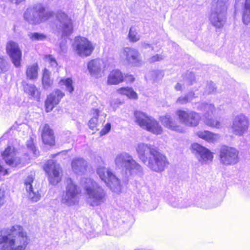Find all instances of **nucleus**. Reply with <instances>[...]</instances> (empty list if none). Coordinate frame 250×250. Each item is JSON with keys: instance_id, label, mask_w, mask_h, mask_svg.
I'll return each instance as SVG.
<instances>
[{"instance_id": "4", "label": "nucleus", "mask_w": 250, "mask_h": 250, "mask_svg": "<svg viewBox=\"0 0 250 250\" xmlns=\"http://www.w3.org/2000/svg\"><path fill=\"white\" fill-rule=\"evenodd\" d=\"M114 162L116 167L125 170L127 176H141L143 174L142 167L127 153L118 154Z\"/></svg>"}, {"instance_id": "38", "label": "nucleus", "mask_w": 250, "mask_h": 250, "mask_svg": "<svg viewBox=\"0 0 250 250\" xmlns=\"http://www.w3.org/2000/svg\"><path fill=\"white\" fill-rule=\"evenodd\" d=\"M28 37L32 41H42L45 40L46 36L42 33L34 32L28 34Z\"/></svg>"}, {"instance_id": "31", "label": "nucleus", "mask_w": 250, "mask_h": 250, "mask_svg": "<svg viewBox=\"0 0 250 250\" xmlns=\"http://www.w3.org/2000/svg\"><path fill=\"white\" fill-rule=\"evenodd\" d=\"M38 65L37 63L28 65L26 71L27 78L30 80L36 79L38 75Z\"/></svg>"}, {"instance_id": "29", "label": "nucleus", "mask_w": 250, "mask_h": 250, "mask_svg": "<svg viewBox=\"0 0 250 250\" xmlns=\"http://www.w3.org/2000/svg\"><path fill=\"white\" fill-rule=\"evenodd\" d=\"M194 204L196 206L204 209H209L214 207L209 203V199L207 196L201 195L195 199Z\"/></svg>"}, {"instance_id": "49", "label": "nucleus", "mask_w": 250, "mask_h": 250, "mask_svg": "<svg viewBox=\"0 0 250 250\" xmlns=\"http://www.w3.org/2000/svg\"><path fill=\"white\" fill-rule=\"evenodd\" d=\"M162 56L160 55H156L150 59V62H155L162 60Z\"/></svg>"}, {"instance_id": "58", "label": "nucleus", "mask_w": 250, "mask_h": 250, "mask_svg": "<svg viewBox=\"0 0 250 250\" xmlns=\"http://www.w3.org/2000/svg\"><path fill=\"white\" fill-rule=\"evenodd\" d=\"M239 1H240V0H236V3H237L238 2H239Z\"/></svg>"}, {"instance_id": "46", "label": "nucleus", "mask_w": 250, "mask_h": 250, "mask_svg": "<svg viewBox=\"0 0 250 250\" xmlns=\"http://www.w3.org/2000/svg\"><path fill=\"white\" fill-rule=\"evenodd\" d=\"M189 102L188 98L186 95L185 96H180L176 100V103L180 104H185Z\"/></svg>"}, {"instance_id": "12", "label": "nucleus", "mask_w": 250, "mask_h": 250, "mask_svg": "<svg viewBox=\"0 0 250 250\" xmlns=\"http://www.w3.org/2000/svg\"><path fill=\"white\" fill-rule=\"evenodd\" d=\"M56 18L57 20V28L62 33L63 37L69 36L73 31L71 19L64 12H58Z\"/></svg>"}, {"instance_id": "45", "label": "nucleus", "mask_w": 250, "mask_h": 250, "mask_svg": "<svg viewBox=\"0 0 250 250\" xmlns=\"http://www.w3.org/2000/svg\"><path fill=\"white\" fill-rule=\"evenodd\" d=\"M151 75L154 76L153 79L154 80H157L161 79L163 77V72L159 70L153 71L151 72Z\"/></svg>"}, {"instance_id": "8", "label": "nucleus", "mask_w": 250, "mask_h": 250, "mask_svg": "<svg viewBox=\"0 0 250 250\" xmlns=\"http://www.w3.org/2000/svg\"><path fill=\"white\" fill-rule=\"evenodd\" d=\"M81 193L80 188L70 178L66 180L65 190L63 191L61 202L67 206L71 207L77 204L79 201V195Z\"/></svg>"}, {"instance_id": "3", "label": "nucleus", "mask_w": 250, "mask_h": 250, "mask_svg": "<svg viewBox=\"0 0 250 250\" xmlns=\"http://www.w3.org/2000/svg\"><path fill=\"white\" fill-rule=\"evenodd\" d=\"M87 204L92 207L101 206L106 201L104 189L91 178L85 179L83 187Z\"/></svg>"}, {"instance_id": "15", "label": "nucleus", "mask_w": 250, "mask_h": 250, "mask_svg": "<svg viewBox=\"0 0 250 250\" xmlns=\"http://www.w3.org/2000/svg\"><path fill=\"white\" fill-rule=\"evenodd\" d=\"M198 109L205 112L204 114L205 117L204 122L207 125L217 128L221 127V125L219 121L210 118L211 115L213 114L214 111L213 105L206 103H201L198 105Z\"/></svg>"}, {"instance_id": "51", "label": "nucleus", "mask_w": 250, "mask_h": 250, "mask_svg": "<svg viewBox=\"0 0 250 250\" xmlns=\"http://www.w3.org/2000/svg\"><path fill=\"white\" fill-rule=\"evenodd\" d=\"M186 96L187 98H188L189 102L192 101L193 99L195 97V93L192 91L188 92Z\"/></svg>"}, {"instance_id": "25", "label": "nucleus", "mask_w": 250, "mask_h": 250, "mask_svg": "<svg viewBox=\"0 0 250 250\" xmlns=\"http://www.w3.org/2000/svg\"><path fill=\"white\" fill-rule=\"evenodd\" d=\"M42 142L45 144L50 146L54 145L55 144V138L53 130L50 129L47 124H45L42 129Z\"/></svg>"}, {"instance_id": "16", "label": "nucleus", "mask_w": 250, "mask_h": 250, "mask_svg": "<svg viewBox=\"0 0 250 250\" xmlns=\"http://www.w3.org/2000/svg\"><path fill=\"white\" fill-rule=\"evenodd\" d=\"M248 127L249 121L247 118L240 114L233 119L231 128L235 135L242 136L247 131Z\"/></svg>"}, {"instance_id": "26", "label": "nucleus", "mask_w": 250, "mask_h": 250, "mask_svg": "<svg viewBox=\"0 0 250 250\" xmlns=\"http://www.w3.org/2000/svg\"><path fill=\"white\" fill-rule=\"evenodd\" d=\"M71 166L75 173L83 174L86 170L87 162L83 158H77L72 160Z\"/></svg>"}, {"instance_id": "48", "label": "nucleus", "mask_w": 250, "mask_h": 250, "mask_svg": "<svg viewBox=\"0 0 250 250\" xmlns=\"http://www.w3.org/2000/svg\"><path fill=\"white\" fill-rule=\"evenodd\" d=\"M180 203H182V204L187 205V206L183 207L182 208H186L190 207L192 205L191 201L188 199H183L180 198Z\"/></svg>"}, {"instance_id": "17", "label": "nucleus", "mask_w": 250, "mask_h": 250, "mask_svg": "<svg viewBox=\"0 0 250 250\" xmlns=\"http://www.w3.org/2000/svg\"><path fill=\"white\" fill-rule=\"evenodd\" d=\"M6 52L16 67L21 66L22 53L17 43L9 41L6 45Z\"/></svg>"}, {"instance_id": "41", "label": "nucleus", "mask_w": 250, "mask_h": 250, "mask_svg": "<svg viewBox=\"0 0 250 250\" xmlns=\"http://www.w3.org/2000/svg\"><path fill=\"white\" fill-rule=\"evenodd\" d=\"M26 146L28 149L31 151V152H32L35 157L38 155L39 152L36 150V147L31 138L27 141Z\"/></svg>"}, {"instance_id": "52", "label": "nucleus", "mask_w": 250, "mask_h": 250, "mask_svg": "<svg viewBox=\"0 0 250 250\" xmlns=\"http://www.w3.org/2000/svg\"><path fill=\"white\" fill-rule=\"evenodd\" d=\"M8 174L7 169L4 168L1 165H0V176L5 175Z\"/></svg>"}, {"instance_id": "42", "label": "nucleus", "mask_w": 250, "mask_h": 250, "mask_svg": "<svg viewBox=\"0 0 250 250\" xmlns=\"http://www.w3.org/2000/svg\"><path fill=\"white\" fill-rule=\"evenodd\" d=\"M216 87H215V84L212 82H207L205 94H209L214 93Z\"/></svg>"}, {"instance_id": "23", "label": "nucleus", "mask_w": 250, "mask_h": 250, "mask_svg": "<svg viewBox=\"0 0 250 250\" xmlns=\"http://www.w3.org/2000/svg\"><path fill=\"white\" fill-rule=\"evenodd\" d=\"M34 177L32 175L28 176L25 180L24 185L25 186L27 192L29 194V198L32 201L36 202L40 199V195L38 191H35L33 189L32 183L34 181Z\"/></svg>"}, {"instance_id": "50", "label": "nucleus", "mask_w": 250, "mask_h": 250, "mask_svg": "<svg viewBox=\"0 0 250 250\" xmlns=\"http://www.w3.org/2000/svg\"><path fill=\"white\" fill-rule=\"evenodd\" d=\"M4 191L0 192V207L3 205L5 202Z\"/></svg>"}, {"instance_id": "37", "label": "nucleus", "mask_w": 250, "mask_h": 250, "mask_svg": "<svg viewBox=\"0 0 250 250\" xmlns=\"http://www.w3.org/2000/svg\"><path fill=\"white\" fill-rule=\"evenodd\" d=\"M72 83V80L70 78L62 79L59 81V84L61 86L65 85L66 90L69 92L70 93H72L74 91V87Z\"/></svg>"}, {"instance_id": "30", "label": "nucleus", "mask_w": 250, "mask_h": 250, "mask_svg": "<svg viewBox=\"0 0 250 250\" xmlns=\"http://www.w3.org/2000/svg\"><path fill=\"white\" fill-rule=\"evenodd\" d=\"M24 92L34 98H38L40 93L36 86L33 84H29L25 82H22Z\"/></svg>"}, {"instance_id": "7", "label": "nucleus", "mask_w": 250, "mask_h": 250, "mask_svg": "<svg viewBox=\"0 0 250 250\" xmlns=\"http://www.w3.org/2000/svg\"><path fill=\"white\" fill-rule=\"evenodd\" d=\"M134 116L136 122L141 127L154 134L159 135L162 133V127L154 118L140 111H136Z\"/></svg>"}, {"instance_id": "5", "label": "nucleus", "mask_w": 250, "mask_h": 250, "mask_svg": "<svg viewBox=\"0 0 250 250\" xmlns=\"http://www.w3.org/2000/svg\"><path fill=\"white\" fill-rule=\"evenodd\" d=\"M53 15L51 11H46L41 5L28 8L24 13V18L30 24H38L47 21Z\"/></svg>"}, {"instance_id": "20", "label": "nucleus", "mask_w": 250, "mask_h": 250, "mask_svg": "<svg viewBox=\"0 0 250 250\" xmlns=\"http://www.w3.org/2000/svg\"><path fill=\"white\" fill-rule=\"evenodd\" d=\"M191 146L193 150L198 154L199 161L202 164H207L212 161L213 156L209 149L197 143L193 144Z\"/></svg>"}, {"instance_id": "14", "label": "nucleus", "mask_w": 250, "mask_h": 250, "mask_svg": "<svg viewBox=\"0 0 250 250\" xmlns=\"http://www.w3.org/2000/svg\"><path fill=\"white\" fill-rule=\"evenodd\" d=\"M176 114L181 123L190 126H197L201 119L198 113L192 111H186L179 109L176 111Z\"/></svg>"}, {"instance_id": "9", "label": "nucleus", "mask_w": 250, "mask_h": 250, "mask_svg": "<svg viewBox=\"0 0 250 250\" xmlns=\"http://www.w3.org/2000/svg\"><path fill=\"white\" fill-rule=\"evenodd\" d=\"M97 173L100 179L111 190L119 193L121 190V186L119 179L108 168L99 167Z\"/></svg>"}, {"instance_id": "33", "label": "nucleus", "mask_w": 250, "mask_h": 250, "mask_svg": "<svg viewBox=\"0 0 250 250\" xmlns=\"http://www.w3.org/2000/svg\"><path fill=\"white\" fill-rule=\"evenodd\" d=\"M91 115L92 117L88 122V125L92 130H97L98 118L99 115V111L98 109H92L91 111Z\"/></svg>"}, {"instance_id": "22", "label": "nucleus", "mask_w": 250, "mask_h": 250, "mask_svg": "<svg viewBox=\"0 0 250 250\" xmlns=\"http://www.w3.org/2000/svg\"><path fill=\"white\" fill-rule=\"evenodd\" d=\"M64 96V93L59 89L56 90L48 95L45 102L46 112L52 111Z\"/></svg>"}, {"instance_id": "6", "label": "nucleus", "mask_w": 250, "mask_h": 250, "mask_svg": "<svg viewBox=\"0 0 250 250\" xmlns=\"http://www.w3.org/2000/svg\"><path fill=\"white\" fill-rule=\"evenodd\" d=\"M228 0H217L215 3L213 4L209 20L211 24L216 28H222L226 22L227 3Z\"/></svg>"}, {"instance_id": "39", "label": "nucleus", "mask_w": 250, "mask_h": 250, "mask_svg": "<svg viewBox=\"0 0 250 250\" xmlns=\"http://www.w3.org/2000/svg\"><path fill=\"white\" fill-rule=\"evenodd\" d=\"M128 36L129 41L131 42H136L140 39V36L138 34L136 28L133 26L130 27Z\"/></svg>"}, {"instance_id": "35", "label": "nucleus", "mask_w": 250, "mask_h": 250, "mask_svg": "<svg viewBox=\"0 0 250 250\" xmlns=\"http://www.w3.org/2000/svg\"><path fill=\"white\" fill-rule=\"evenodd\" d=\"M42 84L43 88L46 89L49 88L52 84V81L50 78V72L46 68L43 70Z\"/></svg>"}, {"instance_id": "44", "label": "nucleus", "mask_w": 250, "mask_h": 250, "mask_svg": "<svg viewBox=\"0 0 250 250\" xmlns=\"http://www.w3.org/2000/svg\"><path fill=\"white\" fill-rule=\"evenodd\" d=\"M44 59L52 67H56L57 66V62L52 55H46L45 56Z\"/></svg>"}, {"instance_id": "1", "label": "nucleus", "mask_w": 250, "mask_h": 250, "mask_svg": "<svg viewBox=\"0 0 250 250\" xmlns=\"http://www.w3.org/2000/svg\"><path fill=\"white\" fill-rule=\"evenodd\" d=\"M135 149L141 162L153 171L161 172L168 165L166 156L153 145L140 143Z\"/></svg>"}, {"instance_id": "32", "label": "nucleus", "mask_w": 250, "mask_h": 250, "mask_svg": "<svg viewBox=\"0 0 250 250\" xmlns=\"http://www.w3.org/2000/svg\"><path fill=\"white\" fill-rule=\"evenodd\" d=\"M242 20L243 23L246 25H248L250 23V0H245Z\"/></svg>"}, {"instance_id": "53", "label": "nucleus", "mask_w": 250, "mask_h": 250, "mask_svg": "<svg viewBox=\"0 0 250 250\" xmlns=\"http://www.w3.org/2000/svg\"><path fill=\"white\" fill-rule=\"evenodd\" d=\"M60 46V49L62 52H64L66 50V46L65 43H61Z\"/></svg>"}, {"instance_id": "2", "label": "nucleus", "mask_w": 250, "mask_h": 250, "mask_svg": "<svg viewBox=\"0 0 250 250\" xmlns=\"http://www.w3.org/2000/svg\"><path fill=\"white\" fill-rule=\"evenodd\" d=\"M28 243L26 233L18 225L0 234V250H24Z\"/></svg>"}, {"instance_id": "27", "label": "nucleus", "mask_w": 250, "mask_h": 250, "mask_svg": "<svg viewBox=\"0 0 250 250\" xmlns=\"http://www.w3.org/2000/svg\"><path fill=\"white\" fill-rule=\"evenodd\" d=\"M197 135L209 143H214L219 138L218 134H214L208 131H200L197 132Z\"/></svg>"}, {"instance_id": "11", "label": "nucleus", "mask_w": 250, "mask_h": 250, "mask_svg": "<svg viewBox=\"0 0 250 250\" xmlns=\"http://www.w3.org/2000/svg\"><path fill=\"white\" fill-rule=\"evenodd\" d=\"M73 46L77 54L81 57L90 56L94 49L91 42L86 38L80 36L75 38Z\"/></svg>"}, {"instance_id": "24", "label": "nucleus", "mask_w": 250, "mask_h": 250, "mask_svg": "<svg viewBox=\"0 0 250 250\" xmlns=\"http://www.w3.org/2000/svg\"><path fill=\"white\" fill-rule=\"evenodd\" d=\"M160 120L163 125L169 129L179 132H183L184 131L183 127L175 124L170 115L161 116Z\"/></svg>"}, {"instance_id": "57", "label": "nucleus", "mask_w": 250, "mask_h": 250, "mask_svg": "<svg viewBox=\"0 0 250 250\" xmlns=\"http://www.w3.org/2000/svg\"><path fill=\"white\" fill-rule=\"evenodd\" d=\"M143 46L145 48H150L151 47L150 44H149L147 43H144L143 44Z\"/></svg>"}, {"instance_id": "36", "label": "nucleus", "mask_w": 250, "mask_h": 250, "mask_svg": "<svg viewBox=\"0 0 250 250\" xmlns=\"http://www.w3.org/2000/svg\"><path fill=\"white\" fill-rule=\"evenodd\" d=\"M10 66L7 58L0 55V74H3L9 71Z\"/></svg>"}, {"instance_id": "19", "label": "nucleus", "mask_w": 250, "mask_h": 250, "mask_svg": "<svg viewBox=\"0 0 250 250\" xmlns=\"http://www.w3.org/2000/svg\"><path fill=\"white\" fill-rule=\"evenodd\" d=\"M87 70L90 75L98 78L102 77L105 68L104 61L100 59H93L89 61L87 64Z\"/></svg>"}, {"instance_id": "13", "label": "nucleus", "mask_w": 250, "mask_h": 250, "mask_svg": "<svg viewBox=\"0 0 250 250\" xmlns=\"http://www.w3.org/2000/svg\"><path fill=\"white\" fill-rule=\"evenodd\" d=\"M44 170L48 175L49 183L56 185L61 180L60 166L53 160L46 162L44 166Z\"/></svg>"}, {"instance_id": "10", "label": "nucleus", "mask_w": 250, "mask_h": 250, "mask_svg": "<svg viewBox=\"0 0 250 250\" xmlns=\"http://www.w3.org/2000/svg\"><path fill=\"white\" fill-rule=\"evenodd\" d=\"M239 151L235 148L226 146H222L219 151V161L225 166L234 165L239 161Z\"/></svg>"}, {"instance_id": "55", "label": "nucleus", "mask_w": 250, "mask_h": 250, "mask_svg": "<svg viewBox=\"0 0 250 250\" xmlns=\"http://www.w3.org/2000/svg\"><path fill=\"white\" fill-rule=\"evenodd\" d=\"M106 234L108 235H115L116 234L115 232V230L113 229L109 230L106 232Z\"/></svg>"}, {"instance_id": "43", "label": "nucleus", "mask_w": 250, "mask_h": 250, "mask_svg": "<svg viewBox=\"0 0 250 250\" xmlns=\"http://www.w3.org/2000/svg\"><path fill=\"white\" fill-rule=\"evenodd\" d=\"M184 79L188 84L191 85L195 80L194 74L191 72H188L184 77Z\"/></svg>"}, {"instance_id": "56", "label": "nucleus", "mask_w": 250, "mask_h": 250, "mask_svg": "<svg viewBox=\"0 0 250 250\" xmlns=\"http://www.w3.org/2000/svg\"><path fill=\"white\" fill-rule=\"evenodd\" d=\"M128 80L130 81L131 82H132L134 81V78L132 76H129L127 77Z\"/></svg>"}, {"instance_id": "21", "label": "nucleus", "mask_w": 250, "mask_h": 250, "mask_svg": "<svg viewBox=\"0 0 250 250\" xmlns=\"http://www.w3.org/2000/svg\"><path fill=\"white\" fill-rule=\"evenodd\" d=\"M2 156L6 164L9 166L16 167L21 163V160L18 156L14 147L8 146L2 153Z\"/></svg>"}, {"instance_id": "40", "label": "nucleus", "mask_w": 250, "mask_h": 250, "mask_svg": "<svg viewBox=\"0 0 250 250\" xmlns=\"http://www.w3.org/2000/svg\"><path fill=\"white\" fill-rule=\"evenodd\" d=\"M168 203L171 206L175 208H182L187 206V204H182L180 203V199L173 196L169 198Z\"/></svg>"}, {"instance_id": "47", "label": "nucleus", "mask_w": 250, "mask_h": 250, "mask_svg": "<svg viewBox=\"0 0 250 250\" xmlns=\"http://www.w3.org/2000/svg\"><path fill=\"white\" fill-rule=\"evenodd\" d=\"M111 129V125L110 123H107L105 125V126L102 129L100 132L101 136L105 135L107 134Z\"/></svg>"}, {"instance_id": "28", "label": "nucleus", "mask_w": 250, "mask_h": 250, "mask_svg": "<svg viewBox=\"0 0 250 250\" xmlns=\"http://www.w3.org/2000/svg\"><path fill=\"white\" fill-rule=\"evenodd\" d=\"M124 80L123 75L122 72L117 69L111 72L108 77V83L111 84H118Z\"/></svg>"}, {"instance_id": "34", "label": "nucleus", "mask_w": 250, "mask_h": 250, "mask_svg": "<svg viewBox=\"0 0 250 250\" xmlns=\"http://www.w3.org/2000/svg\"><path fill=\"white\" fill-rule=\"evenodd\" d=\"M117 92L120 94L125 95L130 99H136L137 98L136 93L131 88L122 87L118 89Z\"/></svg>"}, {"instance_id": "54", "label": "nucleus", "mask_w": 250, "mask_h": 250, "mask_svg": "<svg viewBox=\"0 0 250 250\" xmlns=\"http://www.w3.org/2000/svg\"><path fill=\"white\" fill-rule=\"evenodd\" d=\"M182 84H181L179 83H176V84L175 86V89L177 91H180L182 90Z\"/></svg>"}, {"instance_id": "18", "label": "nucleus", "mask_w": 250, "mask_h": 250, "mask_svg": "<svg viewBox=\"0 0 250 250\" xmlns=\"http://www.w3.org/2000/svg\"><path fill=\"white\" fill-rule=\"evenodd\" d=\"M122 57L129 64L138 66L141 64V59L139 51L132 47H126L123 49Z\"/></svg>"}]
</instances>
